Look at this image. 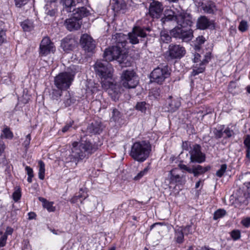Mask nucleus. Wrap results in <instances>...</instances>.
<instances>
[{"instance_id":"obj_1","label":"nucleus","mask_w":250,"mask_h":250,"mask_svg":"<svg viewBox=\"0 0 250 250\" xmlns=\"http://www.w3.org/2000/svg\"><path fill=\"white\" fill-rule=\"evenodd\" d=\"M94 69L97 75L102 79V86L107 90L114 101L119 98V94L122 91V88L112 82L107 80H111L113 69L111 65L104 61H98L94 65Z\"/></svg>"},{"instance_id":"obj_2","label":"nucleus","mask_w":250,"mask_h":250,"mask_svg":"<svg viewBox=\"0 0 250 250\" xmlns=\"http://www.w3.org/2000/svg\"><path fill=\"white\" fill-rule=\"evenodd\" d=\"M176 19L178 26L171 29L170 34L172 37L183 42H189L193 37V30L190 28L192 24L191 16L188 14H181Z\"/></svg>"},{"instance_id":"obj_3","label":"nucleus","mask_w":250,"mask_h":250,"mask_svg":"<svg viewBox=\"0 0 250 250\" xmlns=\"http://www.w3.org/2000/svg\"><path fill=\"white\" fill-rule=\"evenodd\" d=\"M151 150L149 143L144 141L136 142L131 146L130 155L134 160L142 162L148 157Z\"/></svg>"},{"instance_id":"obj_4","label":"nucleus","mask_w":250,"mask_h":250,"mask_svg":"<svg viewBox=\"0 0 250 250\" xmlns=\"http://www.w3.org/2000/svg\"><path fill=\"white\" fill-rule=\"evenodd\" d=\"M72 146L71 156L78 160L83 159L91 153L93 149L90 141L84 138H82L79 142H73Z\"/></svg>"},{"instance_id":"obj_5","label":"nucleus","mask_w":250,"mask_h":250,"mask_svg":"<svg viewBox=\"0 0 250 250\" xmlns=\"http://www.w3.org/2000/svg\"><path fill=\"white\" fill-rule=\"evenodd\" d=\"M146 36L145 29L140 27L133 28L132 32L129 33L128 36L120 33L117 34L116 38L119 39V42H121V45L123 48L125 44L126 40L129 39L130 42L132 44H136L139 42L138 37L144 38Z\"/></svg>"},{"instance_id":"obj_6","label":"nucleus","mask_w":250,"mask_h":250,"mask_svg":"<svg viewBox=\"0 0 250 250\" xmlns=\"http://www.w3.org/2000/svg\"><path fill=\"white\" fill-rule=\"evenodd\" d=\"M121 83L125 88H134L138 84L136 74L132 70L124 71L121 76Z\"/></svg>"},{"instance_id":"obj_7","label":"nucleus","mask_w":250,"mask_h":250,"mask_svg":"<svg viewBox=\"0 0 250 250\" xmlns=\"http://www.w3.org/2000/svg\"><path fill=\"white\" fill-rule=\"evenodd\" d=\"M202 56L198 53L194 54L193 62L195 63L193 66V70L191 72V76H195L199 73L204 72L205 69V65L208 62V60L210 59V54L207 53L203 56L201 60Z\"/></svg>"},{"instance_id":"obj_8","label":"nucleus","mask_w":250,"mask_h":250,"mask_svg":"<svg viewBox=\"0 0 250 250\" xmlns=\"http://www.w3.org/2000/svg\"><path fill=\"white\" fill-rule=\"evenodd\" d=\"M73 81V76L66 72H62L57 75L54 78V84L61 90L68 89Z\"/></svg>"},{"instance_id":"obj_9","label":"nucleus","mask_w":250,"mask_h":250,"mask_svg":"<svg viewBox=\"0 0 250 250\" xmlns=\"http://www.w3.org/2000/svg\"><path fill=\"white\" fill-rule=\"evenodd\" d=\"M169 73L168 67L165 66L163 67H158L154 69L151 73V79L153 82L161 84L168 77Z\"/></svg>"},{"instance_id":"obj_10","label":"nucleus","mask_w":250,"mask_h":250,"mask_svg":"<svg viewBox=\"0 0 250 250\" xmlns=\"http://www.w3.org/2000/svg\"><path fill=\"white\" fill-rule=\"evenodd\" d=\"M186 54V50L184 47L179 44H171L169 45L168 50L166 52L167 58L170 59H180Z\"/></svg>"},{"instance_id":"obj_11","label":"nucleus","mask_w":250,"mask_h":250,"mask_svg":"<svg viewBox=\"0 0 250 250\" xmlns=\"http://www.w3.org/2000/svg\"><path fill=\"white\" fill-rule=\"evenodd\" d=\"M189 153L191 163H202L205 161V154L201 152V146L199 145H193Z\"/></svg>"},{"instance_id":"obj_12","label":"nucleus","mask_w":250,"mask_h":250,"mask_svg":"<svg viewBox=\"0 0 250 250\" xmlns=\"http://www.w3.org/2000/svg\"><path fill=\"white\" fill-rule=\"evenodd\" d=\"M40 54L42 56H46L56 50L54 43L48 37H44L42 41L40 46Z\"/></svg>"},{"instance_id":"obj_13","label":"nucleus","mask_w":250,"mask_h":250,"mask_svg":"<svg viewBox=\"0 0 250 250\" xmlns=\"http://www.w3.org/2000/svg\"><path fill=\"white\" fill-rule=\"evenodd\" d=\"M163 10L164 7L162 3L153 0L149 7V14L153 19H159L161 17Z\"/></svg>"},{"instance_id":"obj_14","label":"nucleus","mask_w":250,"mask_h":250,"mask_svg":"<svg viewBox=\"0 0 250 250\" xmlns=\"http://www.w3.org/2000/svg\"><path fill=\"white\" fill-rule=\"evenodd\" d=\"M117 39V46L111 47L114 60H117L120 63L124 62L126 58V55L125 50L120 47L121 42H119V39Z\"/></svg>"},{"instance_id":"obj_15","label":"nucleus","mask_w":250,"mask_h":250,"mask_svg":"<svg viewBox=\"0 0 250 250\" xmlns=\"http://www.w3.org/2000/svg\"><path fill=\"white\" fill-rule=\"evenodd\" d=\"M81 44L84 50L92 52L95 48V44L92 38L87 34H83L81 38Z\"/></svg>"},{"instance_id":"obj_16","label":"nucleus","mask_w":250,"mask_h":250,"mask_svg":"<svg viewBox=\"0 0 250 250\" xmlns=\"http://www.w3.org/2000/svg\"><path fill=\"white\" fill-rule=\"evenodd\" d=\"M196 26L198 29L205 30L208 28H214V23L213 21H209L205 16H201L198 18Z\"/></svg>"},{"instance_id":"obj_17","label":"nucleus","mask_w":250,"mask_h":250,"mask_svg":"<svg viewBox=\"0 0 250 250\" xmlns=\"http://www.w3.org/2000/svg\"><path fill=\"white\" fill-rule=\"evenodd\" d=\"M181 14H187L184 12L175 14L174 11L171 9H167L164 12V17L161 20L162 23H164L166 21L175 20L176 21V19L177 16H180Z\"/></svg>"},{"instance_id":"obj_18","label":"nucleus","mask_w":250,"mask_h":250,"mask_svg":"<svg viewBox=\"0 0 250 250\" xmlns=\"http://www.w3.org/2000/svg\"><path fill=\"white\" fill-rule=\"evenodd\" d=\"M89 14V12L84 7H79L73 10V17L79 21L83 17Z\"/></svg>"},{"instance_id":"obj_19","label":"nucleus","mask_w":250,"mask_h":250,"mask_svg":"<svg viewBox=\"0 0 250 250\" xmlns=\"http://www.w3.org/2000/svg\"><path fill=\"white\" fill-rule=\"evenodd\" d=\"M66 27L69 31L77 30L80 28L81 24L78 20L74 19L73 17L67 19L65 22Z\"/></svg>"},{"instance_id":"obj_20","label":"nucleus","mask_w":250,"mask_h":250,"mask_svg":"<svg viewBox=\"0 0 250 250\" xmlns=\"http://www.w3.org/2000/svg\"><path fill=\"white\" fill-rule=\"evenodd\" d=\"M169 179L171 183H182L183 176H180L178 169L174 168L170 171Z\"/></svg>"},{"instance_id":"obj_21","label":"nucleus","mask_w":250,"mask_h":250,"mask_svg":"<svg viewBox=\"0 0 250 250\" xmlns=\"http://www.w3.org/2000/svg\"><path fill=\"white\" fill-rule=\"evenodd\" d=\"M210 168L209 166L203 167L200 165H197L191 168V172L190 173H193L195 177H198L199 175H201L209 170Z\"/></svg>"},{"instance_id":"obj_22","label":"nucleus","mask_w":250,"mask_h":250,"mask_svg":"<svg viewBox=\"0 0 250 250\" xmlns=\"http://www.w3.org/2000/svg\"><path fill=\"white\" fill-rule=\"evenodd\" d=\"M75 45V41L72 39H64L61 42V46L63 50L67 51L72 50Z\"/></svg>"},{"instance_id":"obj_23","label":"nucleus","mask_w":250,"mask_h":250,"mask_svg":"<svg viewBox=\"0 0 250 250\" xmlns=\"http://www.w3.org/2000/svg\"><path fill=\"white\" fill-rule=\"evenodd\" d=\"M203 9L204 12L208 14H214L217 11L216 6L213 3H208L203 7Z\"/></svg>"},{"instance_id":"obj_24","label":"nucleus","mask_w":250,"mask_h":250,"mask_svg":"<svg viewBox=\"0 0 250 250\" xmlns=\"http://www.w3.org/2000/svg\"><path fill=\"white\" fill-rule=\"evenodd\" d=\"M184 234L183 230L181 228H179L175 230L174 239L177 243H181L184 240Z\"/></svg>"},{"instance_id":"obj_25","label":"nucleus","mask_w":250,"mask_h":250,"mask_svg":"<svg viewBox=\"0 0 250 250\" xmlns=\"http://www.w3.org/2000/svg\"><path fill=\"white\" fill-rule=\"evenodd\" d=\"M61 2L64 6L65 10L68 12H71L70 9L75 5V0H61Z\"/></svg>"},{"instance_id":"obj_26","label":"nucleus","mask_w":250,"mask_h":250,"mask_svg":"<svg viewBox=\"0 0 250 250\" xmlns=\"http://www.w3.org/2000/svg\"><path fill=\"white\" fill-rule=\"evenodd\" d=\"M1 137H4L6 139H11L13 137V134L12 131L10 130V128L7 126H5L2 130V133L1 134Z\"/></svg>"},{"instance_id":"obj_27","label":"nucleus","mask_w":250,"mask_h":250,"mask_svg":"<svg viewBox=\"0 0 250 250\" xmlns=\"http://www.w3.org/2000/svg\"><path fill=\"white\" fill-rule=\"evenodd\" d=\"M39 177L41 180L44 179L45 174V165L42 161H39Z\"/></svg>"},{"instance_id":"obj_28","label":"nucleus","mask_w":250,"mask_h":250,"mask_svg":"<svg viewBox=\"0 0 250 250\" xmlns=\"http://www.w3.org/2000/svg\"><path fill=\"white\" fill-rule=\"evenodd\" d=\"M169 110L171 111H174L177 109L180 105L179 101L175 100L169 99L168 102Z\"/></svg>"},{"instance_id":"obj_29","label":"nucleus","mask_w":250,"mask_h":250,"mask_svg":"<svg viewBox=\"0 0 250 250\" xmlns=\"http://www.w3.org/2000/svg\"><path fill=\"white\" fill-rule=\"evenodd\" d=\"M171 37L166 31L163 30L160 33V40L163 42L167 43L170 41Z\"/></svg>"},{"instance_id":"obj_30","label":"nucleus","mask_w":250,"mask_h":250,"mask_svg":"<svg viewBox=\"0 0 250 250\" xmlns=\"http://www.w3.org/2000/svg\"><path fill=\"white\" fill-rule=\"evenodd\" d=\"M104 57L105 60V62L111 61L114 60L113 56L112 50L111 48L106 49L104 54Z\"/></svg>"},{"instance_id":"obj_31","label":"nucleus","mask_w":250,"mask_h":250,"mask_svg":"<svg viewBox=\"0 0 250 250\" xmlns=\"http://www.w3.org/2000/svg\"><path fill=\"white\" fill-rule=\"evenodd\" d=\"M81 68L78 65H71L68 70V71L66 72L69 75L73 76V80H74V75L76 73L80 71Z\"/></svg>"},{"instance_id":"obj_32","label":"nucleus","mask_w":250,"mask_h":250,"mask_svg":"<svg viewBox=\"0 0 250 250\" xmlns=\"http://www.w3.org/2000/svg\"><path fill=\"white\" fill-rule=\"evenodd\" d=\"M21 25L24 31H29L33 28L32 22L29 21H25L22 22Z\"/></svg>"},{"instance_id":"obj_33","label":"nucleus","mask_w":250,"mask_h":250,"mask_svg":"<svg viewBox=\"0 0 250 250\" xmlns=\"http://www.w3.org/2000/svg\"><path fill=\"white\" fill-rule=\"evenodd\" d=\"M226 214V211L223 209H219L214 213L213 219L217 220L224 216Z\"/></svg>"},{"instance_id":"obj_34","label":"nucleus","mask_w":250,"mask_h":250,"mask_svg":"<svg viewBox=\"0 0 250 250\" xmlns=\"http://www.w3.org/2000/svg\"><path fill=\"white\" fill-rule=\"evenodd\" d=\"M248 28L249 25L247 21L244 20L241 21L238 26L239 31L242 32H244L248 29Z\"/></svg>"},{"instance_id":"obj_35","label":"nucleus","mask_w":250,"mask_h":250,"mask_svg":"<svg viewBox=\"0 0 250 250\" xmlns=\"http://www.w3.org/2000/svg\"><path fill=\"white\" fill-rule=\"evenodd\" d=\"M242 189L244 191V196L245 198H247L250 196V184H243Z\"/></svg>"},{"instance_id":"obj_36","label":"nucleus","mask_w":250,"mask_h":250,"mask_svg":"<svg viewBox=\"0 0 250 250\" xmlns=\"http://www.w3.org/2000/svg\"><path fill=\"white\" fill-rule=\"evenodd\" d=\"M146 104L144 102H139L137 104L135 108L137 110L140 111L142 112H145L146 109Z\"/></svg>"},{"instance_id":"obj_37","label":"nucleus","mask_w":250,"mask_h":250,"mask_svg":"<svg viewBox=\"0 0 250 250\" xmlns=\"http://www.w3.org/2000/svg\"><path fill=\"white\" fill-rule=\"evenodd\" d=\"M21 197V189L17 188L13 194V199L15 202H17Z\"/></svg>"},{"instance_id":"obj_38","label":"nucleus","mask_w":250,"mask_h":250,"mask_svg":"<svg viewBox=\"0 0 250 250\" xmlns=\"http://www.w3.org/2000/svg\"><path fill=\"white\" fill-rule=\"evenodd\" d=\"M227 168L226 164L222 165L220 168L216 172V175L219 177H221L226 172Z\"/></svg>"},{"instance_id":"obj_39","label":"nucleus","mask_w":250,"mask_h":250,"mask_svg":"<svg viewBox=\"0 0 250 250\" xmlns=\"http://www.w3.org/2000/svg\"><path fill=\"white\" fill-rule=\"evenodd\" d=\"M53 203L48 201L44 205L43 208H45L49 212H53L55 210V207L53 206Z\"/></svg>"},{"instance_id":"obj_40","label":"nucleus","mask_w":250,"mask_h":250,"mask_svg":"<svg viewBox=\"0 0 250 250\" xmlns=\"http://www.w3.org/2000/svg\"><path fill=\"white\" fill-rule=\"evenodd\" d=\"M241 180L243 184H250V173H247L241 176Z\"/></svg>"},{"instance_id":"obj_41","label":"nucleus","mask_w":250,"mask_h":250,"mask_svg":"<svg viewBox=\"0 0 250 250\" xmlns=\"http://www.w3.org/2000/svg\"><path fill=\"white\" fill-rule=\"evenodd\" d=\"M120 118V113L116 109H114L112 111V115L111 118L115 122L118 121Z\"/></svg>"},{"instance_id":"obj_42","label":"nucleus","mask_w":250,"mask_h":250,"mask_svg":"<svg viewBox=\"0 0 250 250\" xmlns=\"http://www.w3.org/2000/svg\"><path fill=\"white\" fill-rule=\"evenodd\" d=\"M148 171L147 168H145L144 170L141 171L138 174L134 177V180H137L141 178L144 175H145Z\"/></svg>"},{"instance_id":"obj_43","label":"nucleus","mask_w":250,"mask_h":250,"mask_svg":"<svg viewBox=\"0 0 250 250\" xmlns=\"http://www.w3.org/2000/svg\"><path fill=\"white\" fill-rule=\"evenodd\" d=\"M231 236L233 239L237 240L240 237V232L238 230H233L231 233Z\"/></svg>"},{"instance_id":"obj_44","label":"nucleus","mask_w":250,"mask_h":250,"mask_svg":"<svg viewBox=\"0 0 250 250\" xmlns=\"http://www.w3.org/2000/svg\"><path fill=\"white\" fill-rule=\"evenodd\" d=\"M244 144L247 149H250V135H247L244 139Z\"/></svg>"},{"instance_id":"obj_45","label":"nucleus","mask_w":250,"mask_h":250,"mask_svg":"<svg viewBox=\"0 0 250 250\" xmlns=\"http://www.w3.org/2000/svg\"><path fill=\"white\" fill-rule=\"evenodd\" d=\"M243 226L248 227L250 226V217H247L243 219L241 221Z\"/></svg>"},{"instance_id":"obj_46","label":"nucleus","mask_w":250,"mask_h":250,"mask_svg":"<svg viewBox=\"0 0 250 250\" xmlns=\"http://www.w3.org/2000/svg\"><path fill=\"white\" fill-rule=\"evenodd\" d=\"M7 239V237L6 236V235H3L0 238V247H3L6 242V240Z\"/></svg>"},{"instance_id":"obj_47","label":"nucleus","mask_w":250,"mask_h":250,"mask_svg":"<svg viewBox=\"0 0 250 250\" xmlns=\"http://www.w3.org/2000/svg\"><path fill=\"white\" fill-rule=\"evenodd\" d=\"M178 167L181 169H184L185 170H186L187 171H188V173H190V172L191 171V168L187 167L186 165H184V164H179L178 165Z\"/></svg>"},{"instance_id":"obj_48","label":"nucleus","mask_w":250,"mask_h":250,"mask_svg":"<svg viewBox=\"0 0 250 250\" xmlns=\"http://www.w3.org/2000/svg\"><path fill=\"white\" fill-rule=\"evenodd\" d=\"M16 5L18 7H21L26 3V0H15Z\"/></svg>"},{"instance_id":"obj_49","label":"nucleus","mask_w":250,"mask_h":250,"mask_svg":"<svg viewBox=\"0 0 250 250\" xmlns=\"http://www.w3.org/2000/svg\"><path fill=\"white\" fill-rule=\"evenodd\" d=\"M214 133L215 137L217 138H220L221 137H222V135H223V132H222V130H220L216 129L214 131Z\"/></svg>"},{"instance_id":"obj_50","label":"nucleus","mask_w":250,"mask_h":250,"mask_svg":"<svg viewBox=\"0 0 250 250\" xmlns=\"http://www.w3.org/2000/svg\"><path fill=\"white\" fill-rule=\"evenodd\" d=\"M31 137L30 134H28L26 136L25 140L24 141L23 144L25 147H27L30 144Z\"/></svg>"},{"instance_id":"obj_51","label":"nucleus","mask_w":250,"mask_h":250,"mask_svg":"<svg viewBox=\"0 0 250 250\" xmlns=\"http://www.w3.org/2000/svg\"><path fill=\"white\" fill-rule=\"evenodd\" d=\"M5 38V33L3 30L0 31V42L2 43L4 42Z\"/></svg>"},{"instance_id":"obj_52","label":"nucleus","mask_w":250,"mask_h":250,"mask_svg":"<svg viewBox=\"0 0 250 250\" xmlns=\"http://www.w3.org/2000/svg\"><path fill=\"white\" fill-rule=\"evenodd\" d=\"M5 148V146L4 142L0 141V156L3 153Z\"/></svg>"},{"instance_id":"obj_53","label":"nucleus","mask_w":250,"mask_h":250,"mask_svg":"<svg viewBox=\"0 0 250 250\" xmlns=\"http://www.w3.org/2000/svg\"><path fill=\"white\" fill-rule=\"evenodd\" d=\"M25 170L28 176H31V175H33V169L30 167L26 166L25 167Z\"/></svg>"},{"instance_id":"obj_54","label":"nucleus","mask_w":250,"mask_h":250,"mask_svg":"<svg viewBox=\"0 0 250 250\" xmlns=\"http://www.w3.org/2000/svg\"><path fill=\"white\" fill-rule=\"evenodd\" d=\"M13 229L10 227H7L5 233L3 235H6L7 237L8 235H11L13 233Z\"/></svg>"},{"instance_id":"obj_55","label":"nucleus","mask_w":250,"mask_h":250,"mask_svg":"<svg viewBox=\"0 0 250 250\" xmlns=\"http://www.w3.org/2000/svg\"><path fill=\"white\" fill-rule=\"evenodd\" d=\"M56 13V10L55 9H52L51 10H49L47 12V14L50 15L51 17H53L55 15Z\"/></svg>"},{"instance_id":"obj_56","label":"nucleus","mask_w":250,"mask_h":250,"mask_svg":"<svg viewBox=\"0 0 250 250\" xmlns=\"http://www.w3.org/2000/svg\"><path fill=\"white\" fill-rule=\"evenodd\" d=\"M224 132L228 137H230V136H231L232 134V131L230 130L229 128L226 129Z\"/></svg>"},{"instance_id":"obj_57","label":"nucleus","mask_w":250,"mask_h":250,"mask_svg":"<svg viewBox=\"0 0 250 250\" xmlns=\"http://www.w3.org/2000/svg\"><path fill=\"white\" fill-rule=\"evenodd\" d=\"M28 219L29 220L35 219L36 217V214L33 212H29L28 214Z\"/></svg>"},{"instance_id":"obj_58","label":"nucleus","mask_w":250,"mask_h":250,"mask_svg":"<svg viewBox=\"0 0 250 250\" xmlns=\"http://www.w3.org/2000/svg\"><path fill=\"white\" fill-rule=\"evenodd\" d=\"M197 41L199 44H203L205 42V39L203 37H199L197 38Z\"/></svg>"},{"instance_id":"obj_59","label":"nucleus","mask_w":250,"mask_h":250,"mask_svg":"<svg viewBox=\"0 0 250 250\" xmlns=\"http://www.w3.org/2000/svg\"><path fill=\"white\" fill-rule=\"evenodd\" d=\"M71 126V124H67V125H66L65 126H64L62 128V131L63 132H66Z\"/></svg>"},{"instance_id":"obj_60","label":"nucleus","mask_w":250,"mask_h":250,"mask_svg":"<svg viewBox=\"0 0 250 250\" xmlns=\"http://www.w3.org/2000/svg\"><path fill=\"white\" fill-rule=\"evenodd\" d=\"M189 145V144L188 142H185L183 143L182 147H183V149L188 150Z\"/></svg>"},{"instance_id":"obj_61","label":"nucleus","mask_w":250,"mask_h":250,"mask_svg":"<svg viewBox=\"0 0 250 250\" xmlns=\"http://www.w3.org/2000/svg\"><path fill=\"white\" fill-rule=\"evenodd\" d=\"M81 197V196L80 195H78V196H75L74 197H73V198H72L71 200V202L72 203H75L77 202V200L78 198H80V197Z\"/></svg>"},{"instance_id":"obj_62","label":"nucleus","mask_w":250,"mask_h":250,"mask_svg":"<svg viewBox=\"0 0 250 250\" xmlns=\"http://www.w3.org/2000/svg\"><path fill=\"white\" fill-rule=\"evenodd\" d=\"M185 230L187 231L189 233H191L192 231L191 230V226H188L185 228Z\"/></svg>"},{"instance_id":"obj_63","label":"nucleus","mask_w":250,"mask_h":250,"mask_svg":"<svg viewBox=\"0 0 250 250\" xmlns=\"http://www.w3.org/2000/svg\"><path fill=\"white\" fill-rule=\"evenodd\" d=\"M39 200L42 203L43 205H44L46 202H48L45 199L42 197H39Z\"/></svg>"},{"instance_id":"obj_64","label":"nucleus","mask_w":250,"mask_h":250,"mask_svg":"<svg viewBox=\"0 0 250 250\" xmlns=\"http://www.w3.org/2000/svg\"><path fill=\"white\" fill-rule=\"evenodd\" d=\"M202 182V181L201 180H199L195 184V188H198L200 185L201 183Z\"/></svg>"}]
</instances>
